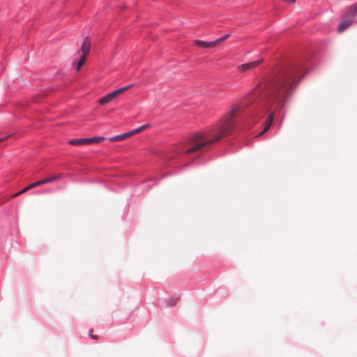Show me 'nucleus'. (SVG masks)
I'll list each match as a JSON object with an SVG mask.
<instances>
[{"mask_svg": "<svg viewBox=\"0 0 357 357\" xmlns=\"http://www.w3.org/2000/svg\"><path fill=\"white\" fill-rule=\"evenodd\" d=\"M294 75L291 70H282L272 77L260 86L262 98L264 99V107L270 112L265 121L263 130L258 135L261 136L271 128L275 113L279 112L289 96L294 82Z\"/></svg>", "mask_w": 357, "mask_h": 357, "instance_id": "f257e3e1", "label": "nucleus"}, {"mask_svg": "<svg viewBox=\"0 0 357 357\" xmlns=\"http://www.w3.org/2000/svg\"><path fill=\"white\" fill-rule=\"evenodd\" d=\"M237 110L238 107H234L211 130L192 134L188 143L178 145L176 151L191 154L229 135L234 128L233 119L237 114Z\"/></svg>", "mask_w": 357, "mask_h": 357, "instance_id": "f03ea898", "label": "nucleus"}, {"mask_svg": "<svg viewBox=\"0 0 357 357\" xmlns=\"http://www.w3.org/2000/svg\"><path fill=\"white\" fill-rule=\"evenodd\" d=\"M357 14V8L352 6L348 9L347 13L342 17V19L339 24L337 30L339 32H342L346 30L352 23L354 18Z\"/></svg>", "mask_w": 357, "mask_h": 357, "instance_id": "7ed1b4c3", "label": "nucleus"}, {"mask_svg": "<svg viewBox=\"0 0 357 357\" xmlns=\"http://www.w3.org/2000/svg\"><path fill=\"white\" fill-rule=\"evenodd\" d=\"M103 137H95L92 138L75 139L69 142V144L73 146L86 145L93 143H100L104 140Z\"/></svg>", "mask_w": 357, "mask_h": 357, "instance_id": "20e7f679", "label": "nucleus"}, {"mask_svg": "<svg viewBox=\"0 0 357 357\" xmlns=\"http://www.w3.org/2000/svg\"><path fill=\"white\" fill-rule=\"evenodd\" d=\"M131 86H132V85L126 86L125 87L121 88L118 90H116V91L105 96L99 100V103L100 105H105V104L109 102L113 99H114L116 97L121 95V93H123L124 91L129 89L130 88H131Z\"/></svg>", "mask_w": 357, "mask_h": 357, "instance_id": "39448f33", "label": "nucleus"}, {"mask_svg": "<svg viewBox=\"0 0 357 357\" xmlns=\"http://www.w3.org/2000/svg\"><path fill=\"white\" fill-rule=\"evenodd\" d=\"M261 63V60H257L248 63L241 64L238 66V68L241 72H246L257 68Z\"/></svg>", "mask_w": 357, "mask_h": 357, "instance_id": "423d86ee", "label": "nucleus"}, {"mask_svg": "<svg viewBox=\"0 0 357 357\" xmlns=\"http://www.w3.org/2000/svg\"><path fill=\"white\" fill-rule=\"evenodd\" d=\"M91 48V41L88 37L84 38L81 46V51L83 55H88Z\"/></svg>", "mask_w": 357, "mask_h": 357, "instance_id": "0eeeda50", "label": "nucleus"}, {"mask_svg": "<svg viewBox=\"0 0 357 357\" xmlns=\"http://www.w3.org/2000/svg\"><path fill=\"white\" fill-rule=\"evenodd\" d=\"M40 185H41V182L40 181H37V182H35V183H33L29 185H27L26 188H24V189H22L21 191L14 194L13 195V197H17L26 192H27L28 190L33 188H36V187H38V186H40Z\"/></svg>", "mask_w": 357, "mask_h": 357, "instance_id": "6e6552de", "label": "nucleus"}, {"mask_svg": "<svg viewBox=\"0 0 357 357\" xmlns=\"http://www.w3.org/2000/svg\"><path fill=\"white\" fill-rule=\"evenodd\" d=\"M195 44L199 47H203V48H213L215 47V43L214 41L212 42H205L200 40H195L194 41Z\"/></svg>", "mask_w": 357, "mask_h": 357, "instance_id": "1a4fd4ad", "label": "nucleus"}, {"mask_svg": "<svg viewBox=\"0 0 357 357\" xmlns=\"http://www.w3.org/2000/svg\"><path fill=\"white\" fill-rule=\"evenodd\" d=\"M62 178L61 174H56L49 178L40 180L41 185L46 184L47 183L55 182Z\"/></svg>", "mask_w": 357, "mask_h": 357, "instance_id": "9d476101", "label": "nucleus"}, {"mask_svg": "<svg viewBox=\"0 0 357 357\" xmlns=\"http://www.w3.org/2000/svg\"><path fill=\"white\" fill-rule=\"evenodd\" d=\"M131 136L132 135H131L130 132H126V133H123V134H121V135H116L115 137H111L109 139V140L111 142L122 141V140H124V139H126L128 137H131Z\"/></svg>", "mask_w": 357, "mask_h": 357, "instance_id": "9b49d317", "label": "nucleus"}, {"mask_svg": "<svg viewBox=\"0 0 357 357\" xmlns=\"http://www.w3.org/2000/svg\"><path fill=\"white\" fill-rule=\"evenodd\" d=\"M149 124H146V125H144L135 130H133L132 131H130V133H131V135H136L137 133H139L141 132H142L143 130H146V128H149Z\"/></svg>", "mask_w": 357, "mask_h": 357, "instance_id": "f8f14e48", "label": "nucleus"}, {"mask_svg": "<svg viewBox=\"0 0 357 357\" xmlns=\"http://www.w3.org/2000/svg\"><path fill=\"white\" fill-rule=\"evenodd\" d=\"M229 37V34H226L223 36L222 37H220L218 38L217 40H214L215 46H218L219 44L222 43L223 41L226 40Z\"/></svg>", "mask_w": 357, "mask_h": 357, "instance_id": "ddd939ff", "label": "nucleus"}, {"mask_svg": "<svg viewBox=\"0 0 357 357\" xmlns=\"http://www.w3.org/2000/svg\"><path fill=\"white\" fill-rule=\"evenodd\" d=\"M86 57H87L86 55H83L82 54V57L80 58V59H79V62L77 63V68H76L77 70H79L82 68V66L84 65V63L86 61Z\"/></svg>", "mask_w": 357, "mask_h": 357, "instance_id": "4468645a", "label": "nucleus"}, {"mask_svg": "<svg viewBox=\"0 0 357 357\" xmlns=\"http://www.w3.org/2000/svg\"><path fill=\"white\" fill-rule=\"evenodd\" d=\"M10 135H5L0 137V142L4 141L6 139L8 138Z\"/></svg>", "mask_w": 357, "mask_h": 357, "instance_id": "2eb2a0df", "label": "nucleus"}, {"mask_svg": "<svg viewBox=\"0 0 357 357\" xmlns=\"http://www.w3.org/2000/svg\"><path fill=\"white\" fill-rule=\"evenodd\" d=\"M92 339L93 340H97L98 339V335H93V334H91V336H90Z\"/></svg>", "mask_w": 357, "mask_h": 357, "instance_id": "dca6fc26", "label": "nucleus"}, {"mask_svg": "<svg viewBox=\"0 0 357 357\" xmlns=\"http://www.w3.org/2000/svg\"><path fill=\"white\" fill-rule=\"evenodd\" d=\"M93 332V329H90L89 330V335L91 336V334H92Z\"/></svg>", "mask_w": 357, "mask_h": 357, "instance_id": "f3484780", "label": "nucleus"}]
</instances>
